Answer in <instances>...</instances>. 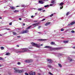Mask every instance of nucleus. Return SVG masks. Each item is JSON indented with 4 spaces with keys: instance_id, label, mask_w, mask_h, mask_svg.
<instances>
[{
    "instance_id": "obj_24",
    "label": "nucleus",
    "mask_w": 75,
    "mask_h": 75,
    "mask_svg": "<svg viewBox=\"0 0 75 75\" xmlns=\"http://www.w3.org/2000/svg\"><path fill=\"white\" fill-rule=\"evenodd\" d=\"M50 6H53V7H54L55 6V5L54 4H50Z\"/></svg>"
},
{
    "instance_id": "obj_12",
    "label": "nucleus",
    "mask_w": 75,
    "mask_h": 75,
    "mask_svg": "<svg viewBox=\"0 0 75 75\" xmlns=\"http://www.w3.org/2000/svg\"><path fill=\"white\" fill-rule=\"evenodd\" d=\"M10 8L12 10H15V9H16V8H15V7L13 6H11L10 7Z\"/></svg>"
},
{
    "instance_id": "obj_54",
    "label": "nucleus",
    "mask_w": 75,
    "mask_h": 75,
    "mask_svg": "<svg viewBox=\"0 0 75 75\" xmlns=\"http://www.w3.org/2000/svg\"><path fill=\"white\" fill-rule=\"evenodd\" d=\"M45 11V10H42V11H43V12H44Z\"/></svg>"
},
{
    "instance_id": "obj_22",
    "label": "nucleus",
    "mask_w": 75,
    "mask_h": 75,
    "mask_svg": "<svg viewBox=\"0 0 75 75\" xmlns=\"http://www.w3.org/2000/svg\"><path fill=\"white\" fill-rule=\"evenodd\" d=\"M45 40H45V39H40L39 40V41H44Z\"/></svg>"
},
{
    "instance_id": "obj_40",
    "label": "nucleus",
    "mask_w": 75,
    "mask_h": 75,
    "mask_svg": "<svg viewBox=\"0 0 75 75\" xmlns=\"http://www.w3.org/2000/svg\"><path fill=\"white\" fill-rule=\"evenodd\" d=\"M24 5H22V6H21V7H24Z\"/></svg>"
},
{
    "instance_id": "obj_6",
    "label": "nucleus",
    "mask_w": 75,
    "mask_h": 75,
    "mask_svg": "<svg viewBox=\"0 0 75 75\" xmlns=\"http://www.w3.org/2000/svg\"><path fill=\"white\" fill-rule=\"evenodd\" d=\"M29 32L28 30H24L21 33V34H25V33H28Z\"/></svg>"
},
{
    "instance_id": "obj_52",
    "label": "nucleus",
    "mask_w": 75,
    "mask_h": 75,
    "mask_svg": "<svg viewBox=\"0 0 75 75\" xmlns=\"http://www.w3.org/2000/svg\"><path fill=\"white\" fill-rule=\"evenodd\" d=\"M37 22V21H34V22H35V23H36V22Z\"/></svg>"
},
{
    "instance_id": "obj_16",
    "label": "nucleus",
    "mask_w": 75,
    "mask_h": 75,
    "mask_svg": "<svg viewBox=\"0 0 75 75\" xmlns=\"http://www.w3.org/2000/svg\"><path fill=\"white\" fill-rule=\"evenodd\" d=\"M53 49L54 50H60V49H61V48L57 47V48H54Z\"/></svg>"
},
{
    "instance_id": "obj_58",
    "label": "nucleus",
    "mask_w": 75,
    "mask_h": 75,
    "mask_svg": "<svg viewBox=\"0 0 75 75\" xmlns=\"http://www.w3.org/2000/svg\"><path fill=\"white\" fill-rule=\"evenodd\" d=\"M33 9H34L35 10H36L37 9H36L35 8H33Z\"/></svg>"
},
{
    "instance_id": "obj_56",
    "label": "nucleus",
    "mask_w": 75,
    "mask_h": 75,
    "mask_svg": "<svg viewBox=\"0 0 75 75\" xmlns=\"http://www.w3.org/2000/svg\"><path fill=\"white\" fill-rule=\"evenodd\" d=\"M38 33H39V34L41 33V32H38Z\"/></svg>"
},
{
    "instance_id": "obj_5",
    "label": "nucleus",
    "mask_w": 75,
    "mask_h": 75,
    "mask_svg": "<svg viewBox=\"0 0 75 75\" xmlns=\"http://www.w3.org/2000/svg\"><path fill=\"white\" fill-rule=\"evenodd\" d=\"M29 74L30 75H35V72L33 71H31L29 73Z\"/></svg>"
},
{
    "instance_id": "obj_35",
    "label": "nucleus",
    "mask_w": 75,
    "mask_h": 75,
    "mask_svg": "<svg viewBox=\"0 0 75 75\" xmlns=\"http://www.w3.org/2000/svg\"><path fill=\"white\" fill-rule=\"evenodd\" d=\"M44 20H45V19H43L42 21H44Z\"/></svg>"
},
{
    "instance_id": "obj_44",
    "label": "nucleus",
    "mask_w": 75,
    "mask_h": 75,
    "mask_svg": "<svg viewBox=\"0 0 75 75\" xmlns=\"http://www.w3.org/2000/svg\"><path fill=\"white\" fill-rule=\"evenodd\" d=\"M18 65H20V62H18Z\"/></svg>"
},
{
    "instance_id": "obj_23",
    "label": "nucleus",
    "mask_w": 75,
    "mask_h": 75,
    "mask_svg": "<svg viewBox=\"0 0 75 75\" xmlns=\"http://www.w3.org/2000/svg\"><path fill=\"white\" fill-rule=\"evenodd\" d=\"M51 45H54V44H55V42H52L51 43Z\"/></svg>"
},
{
    "instance_id": "obj_59",
    "label": "nucleus",
    "mask_w": 75,
    "mask_h": 75,
    "mask_svg": "<svg viewBox=\"0 0 75 75\" xmlns=\"http://www.w3.org/2000/svg\"><path fill=\"white\" fill-rule=\"evenodd\" d=\"M0 19H1V17H0Z\"/></svg>"
},
{
    "instance_id": "obj_13",
    "label": "nucleus",
    "mask_w": 75,
    "mask_h": 75,
    "mask_svg": "<svg viewBox=\"0 0 75 75\" xmlns=\"http://www.w3.org/2000/svg\"><path fill=\"white\" fill-rule=\"evenodd\" d=\"M44 48H49L50 49H51V47L49 46H46L44 47Z\"/></svg>"
},
{
    "instance_id": "obj_14",
    "label": "nucleus",
    "mask_w": 75,
    "mask_h": 75,
    "mask_svg": "<svg viewBox=\"0 0 75 75\" xmlns=\"http://www.w3.org/2000/svg\"><path fill=\"white\" fill-rule=\"evenodd\" d=\"M68 59L69 60L70 62H72V61H74V60L72 59L70 57H69Z\"/></svg>"
},
{
    "instance_id": "obj_31",
    "label": "nucleus",
    "mask_w": 75,
    "mask_h": 75,
    "mask_svg": "<svg viewBox=\"0 0 75 75\" xmlns=\"http://www.w3.org/2000/svg\"><path fill=\"white\" fill-rule=\"evenodd\" d=\"M49 6L48 5H45V6L44 7H45V8H46V7H48Z\"/></svg>"
},
{
    "instance_id": "obj_15",
    "label": "nucleus",
    "mask_w": 75,
    "mask_h": 75,
    "mask_svg": "<svg viewBox=\"0 0 75 75\" xmlns=\"http://www.w3.org/2000/svg\"><path fill=\"white\" fill-rule=\"evenodd\" d=\"M39 4H44V2L42 1H39Z\"/></svg>"
},
{
    "instance_id": "obj_55",
    "label": "nucleus",
    "mask_w": 75,
    "mask_h": 75,
    "mask_svg": "<svg viewBox=\"0 0 75 75\" xmlns=\"http://www.w3.org/2000/svg\"><path fill=\"white\" fill-rule=\"evenodd\" d=\"M23 25H25V23H23Z\"/></svg>"
},
{
    "instance_id": "obj_45",
    "label": "nucleus",
    "mask_w": 75,
    "mask_h": 75,
    "mask_svg": "<svg viewBox=\"0 0 75 75\" xmlns=\"http://www.w3.org/2000/svg\"><path fill=\"white\" fill-rule=\"evenodd\" d=\"M61 31H64V29H61Z\"/></svg>"
},
{
    "instance_id": "obj_19",
    "label": "nucleus",
    "mask_w": 75,
    "mask_h": 75,
    "mask_svg": "<svg viewBox=\"0 0 75 75\" xmlns=\"http://www.w3.org/2000/svg\"><path fill=\"white\" fill-rule=\"evenodd\" d=\"M68 42H69V40H64L63 41L64 43H68Z\"/></svg>"
},
{
    "instance_id": "obj_9",
    "label": "nucleus",
    "mask_w": 75,
    "mask_h": 75,
    "mask_svg": "<svg viewBox=\"0 0 75 75\" xmlns=\"http://www.w3.org/2000/svg\"><path fill=\"white\" fill-rule=\"evenodd\" d=\"M39 23H34L32 25H33L34 26V27H36V26H38V24H39Z\"/></svg>"
},
{
    "instance_id": "obj_48",
    "label": "nucleus",
    "mask_w": 75,
    "mask_h": 75,
    "mask_svg": "<svg viewBox=\"0 0 75 75\" xmlns=\"http://www.w3.org/2000/svg\"><path fill=\"white\" fill-rule=\"evenodd\" d=\"M68 75H74V74H69Z\"/></svg>"
},
{
    "instance_id": "obj_37",
    "label": "nucleus",
    "mask_w": 75,
    "mask_h": 75,
    "mask_svg": "<svg viewBox=\"0 0 75 75\" xmlns=\"http://www.w3.org/2000/svg\"><path fill=\"white\" fill-rule=\"evenodd\" d=\"M1 50H4V47H1Z\"/></svg>"
},
{
    "instance_id": "obj_2",
    "label": "nucleus",
    "mask_w": 75,
    "mask_h": 75,
    "mask_svg": "<svg viewBox=\"0 0 75 75\" xmlns=\"http://www.w3.org/2000/svg\"><path fill=\"white\" fill-rule=\"evenodd\" d=\"M21 50L22 51H20V52H26V51H28V49L25 48L21 49Z\"/></svg>"
},
{
    "instance_id": "obj_25",
    "label": "nucleus",
    "mask_w": 75,
    "mask_h": 75,
    "mask_svg": "<svg viewBox=\"0 0 75 75\" xmlns=\"http://www.w3.org/2000/svg\"><path fill=\"white\" fill-rule=\"evenodd\" d=\"M53 16H54V15L53 14H52L51 15L49 16V17H52Z\"/></svg>"
},
{
    "instance_id": "obj_61",
    "label": "nucleus",
    "mask_w": 75,
    "mask_h": 75,
    "mask_svg": "<svg viewBox=\"0 0 75 75\" xmlns=\"http://www.w3.org/2000/svg\"><path fill=\"white\" fill-rule=\"evenodd\" d=\"M37 14V13H35V14Z\"/></svg>"
},
{
    "instance_id": "obj_50",
    "label": "nucleus",
    "mask_w": 75,
    "mask_h": 75,
    "mask_svg": "<svg viewBox=\"0 0 75 75\" xmlns=\"http://www.w3.org/2000/svg\"><path fill=\"white\" fill-rule=\"evenodd\" d=\"M34 17V16H31V18H33Z\"/></svg>"
},
{
    "instance_id": "obj_29",
    "label": "nucleus",
    "mask_w": 75,
    "mask_h": 75,
    "mask_svg": "<svg viewBox=\"0 0 75 75\" xmlns=\"http://www.w3.org/2000/svg\"><path fill=\"white\" fill-rule=\"evenodd\" d=\"M14 13H18V11L15 10V11H14Z\"/></svg>"
},
{
    "instance_id": "obj_43",
    "label": "nucleus",
    "mask_w": 75,
    "mask_h": 75,
    "mask_svg": "<svg viewBox=\"0 0 75 75\" xmlns=\"http://www.w3.org/2000/svg\"><path fill=\"white\" fill-rule=\"evenodd\" d=\"M17 37L18 38H20V37H21V36H17Z\"/></svg>"
},
{
    "instance_id": "obj_4",
    "label": "nucleus",
    "mask_w": 75,
    "mask_h": 75,
    "mask_svg": "<svg viewBox=\"0 0 75 75\" xmlns=\"http://www.w3.org/2000/svg\"><path fill=\"white\" fill-rule=\"evenodd\" d=\"M33 61V60L31 59H28L25 60V62H26L27 63H30V62H32Z\"/></svg>"
},
{
    "instance_id": "obj_36",
    "label": "nucleus",
    "mask_w": 75,
    "mask_h": 75,
    "mask_svg": "<svg viewBox=\"0 0 75 75\" xmlns=\"http://www.w3.org/2000/svg\"><path fill=\"white\" fill-rule=\"evenodd\" d=\"M41 27V26H39L38 28V29H40Z\"/></svg>"
},
{
    "instance_id": "obj_41",
    "label": "nucleus",
    "mask_w": 75,
    "mask_h": 75,
    "mask_svg": "<svg viewBox=\"0 0 75 75\" xmlns=\"http://www.w3.org/2000/svg\"><path fill=\"white\" fill-rule=\"evenodd\" d=\"M3 59V58H1V57H0V60H2Z\"/></svg>"
},
{
    "instance_id": "obj_49",
    "label": "nucleus",
    "mask_w": 75,
    "mask_h": 75,
    "mask_svg": "<svg viewBox=\"0 0 75 75\" xmlns=\"http://www.w3.org/2000/svg\"><path fill=\"white\" fill-rule=\"evenodd\" d=\"M16 46L17 47H19V45H17Z\"/></svg>"
},
{
    "instance_id": "obj_62",
    "label": "nucleus",
    "mask_w": 75,
    "mask_h": 75,
    "mask_svg": "<svg viewBox=\"0 0 75 75\" xmlns=\"http://www.w3.org/2000/svg\"><path fill=\"white\" fill-rule=\"evenodd\" d=\"M1 66L0 65V67H1Z\"/></svg>"
},
{
    "instance_id": "obj_21",
    "label": "nucleus",
    "mask_w": 75,
    "mask_h": 75,
    "mask_svg": "<svg viewBox=\"0 0 75 75\" xmlns=\"http://www.w3.org/2000/svg\"><path fill=\"white\" fill-rule=\"evenodd\" d=\"M42 10H43V8H38V11H41Z\"/></svg>"
},
{
    "instance_id": "obj_38",
    "label": "nucleus",
    "mask_w": 75,
    "mask_h": 75,
    "mask_svg": "<svg viewBox=\"0 0 75 75\" xmlns=\"http://www.w3.org/2000/svg\"><path fill=\"white\" fill-rule=\"evenodd\" d=\"M49 74H50L51 75H53V74H52V73H51V72L49 73Z\"/></svg>"
},
{
    "instance_id": "obj_28",
    "label": "nucleus",
    "mask_w": 75,
    "mask_h": 75,
    "mask_svg": "<svg viewBox=\"0 0 75 75\" xmlns=\"http://www.w3.org/2000/svg\"><path fill=\"white\" fill-rule=\"evenodd\" d=\"M47 66L48 68H51V65H48Z\"/></svg>"
},
{
    "instance_id": "obj_20",
    "label": "nucleus",
    "mask_w": 75,
    "mask_h": 75,
    "mask_svg": "<svg viewBox=\"0 0 75 75\" xmlns=\"http://www.w3.org/2000/svg\"><path fill=\"white\" fill-rule=\"evenodd\" d=\"M31 27H32V26L28 27L26 29V30H29V29H30V28H31Z\"/></svg>"
},
{
    "instance_id": "obj_51",
    "label": "nucleus",
    "mask_w": 75,
    "mask_h": 75,
    "mask_svg": "<svg viewBox=\"0 0 75 75\" xmlns=\"http://www.w3.org/2000/svg\"><path fill=\"white\" fill-rule=\"evenodd\" d=\"M12 24V23H9V25H11Z\"/></svg>"
},
{
    "instance_id": "obj_53",
    "label": "nucleus",
    "mask_w": 75,
    "mask_h": 75,
    "mask_svg": "<svg viewBox=\"0 0 75 75\" xmlns=\"http://www.w3.org/2000/svg\"><path fill=\"white\" fill-rule=\"evenodd\" d=\"M40 45V46H42V45H43L42 44Z\"/></svg>"
},
{
    "instance_id": "obj_26",
    "label": "nucleus",
    "mask_w": 75,
    "mask_h": 75,
    "mask_svg": "<svg viewBox=\"0 0 75 75\" xmlns=\"http://www.w3.org/2000/svg\"><path fill=\"white\" fill-rule=\"evenodd\" d=\"M58 65L59 66V67H62V65L60 64H58Z\"/></svg>"
},
{
    "instance_id": "obj_8",
    "label": "nucleus",
    "mask_w": 75,
    "mask_h": 75,
    "mask_svg": "<svg viewBox=\"0 0 75 75\" xmlns=\"http://www.w3.org/2000/svg\"><path fill=\"white\" fill-rule=\"evenodd\" d=\"M74 24H75V21L71 22L70 24H69L68 25V26H69V25H74Z\"/></svg>"
},
{
    "instance_id": "obj_7",
    "label": "nucleus",
    "mask_w": 75,
    "mask_h": 75,
    "mask_svg": "<svg viewBox=\"0 0 75 75\" xmlns=\"http://www.w3.org/2000/svg\"><path fill=\"white\" fill-rule=\"evenodd\" d=\"M64 3H63V2H62L61 3H60V4H59V6H61L60 7V9H62V8H63V5H64Z\"/></svg>"
},
{
    "instance_id": "obj_39",
    "label": "nucleus",
    "mask_w": 75,
    "mask_h": 75,
    "mask_svg": "<svg viewBox=\"0 0 75 75\" xmlns=\"http://www.w3.org/2000/svg\"><path fill=\"white\" fill-rule=\"evenodd\" d=\"M25 75H29V74H28L27 73H25Z\"/></svg>"
},
{
    "instance_id": "obj_60",
    "label": "nucleus",
    "mask_w": 75,
    "mask_h": 75,
    "mask_svg": "<svg viewBox=\"0 0 75 75\" xmlns=\"http://www.w3.org/2000/svg\"><path fill=\"white\" fill-rule=\"evenodd\" d=\"M0 36H2V35H1V34H0Z\"/></svg>"
},
{
    "instance_id": "obj_42",
    "label": "nucleus",
    "mask_w": 75,
    "mask_h": 75,
    "mask_svg": "<svg viewBox=\"0 0 75 75\" xmlns=\"http://www.w3.org/2000/svg\"><path fill=\"white\" fill-rule=\"evenodd\" d=\"M44 1H48V0H43Z\"/></svg>"
},
{
    "instance_id": "obj_34",
    "label": "nucleus",
    "mask_w": 75,
    "mask_h": 75,
    "mask_svg": "<svg viewBox=\"0 0 75 75\" xmlns=\"http://www.w3.org/2000/svg\"><path fill=\"white\" fill-rule=\"evenodd\" d=\"M69 14V12H68L67 13L66 15L67 16H68V15Z\"/></svg>"
},
{
    "instance_id": "obj_3",
    "label": "nucleus",
    "mask_w": 75,
    "mask_h": 75,
    "mask_svg": "<svg viewBox=\"0 0 75 75\" xmlns=\"http://www.w3.org/2000/svg\"><path fill=\"white\" fill-rule=\"evenodd\" d=\"M31 44L33 46H34V47H38V48H39V47H40V45H39L35 44L33 42L31 43Z\"/></svg>"
},
{
    "instance_id": "obj_46",
    "label": "nucleus",
    "mask_w": 75,
    "mask_h": 75,
    "mask_svg": "<svg viewBox=\"0 0 75 75\" xmlns=\"http://www.w3.org/2000/svg\"><path fill=\"white\" fill-rule=\"evenodd\" d=\"M21 18H19V20H21Z\"/></svg>"
},
{
    "instance_id": "obj_17",
    "label": "nucleus",
    "mask_w": 75,
    "mask_h": 75,
    "mask_svg": "<svg viewBox=\"0 0 75 75\" xmlns=\"http://www.w3.org/2000/svg\"><path fill=\"white\" fill-rule=\"evenodd\" d=\"M50 24V22H47L45 24V26H47L48 25H49Z\"/></svg>"
},
{
    "instance_id": "obj_63",
    "label": "nucleus",
    "mask_w": 75,
    "mask_h": 75,
    "mask_svg": "<svg viewBox=\"0 0 75 75\" xmlns=\"http://www.w3.org/2000/svg\"><path fill=\"white\" fill-rule=\"evenodd\" d=\"M0 75H1V74H0Z\"/></svg>"
},
{
    "instance_id": "obj_18",
    "label": "nucleus",
    "mask_w": 75,
    "mask_h": 75,
    "mask_svg": "<svg viewBox=\"0 0 75 75\" xmlns=\"http://www.w3.org/2000/svg\"><path fill=\"white\" fill-rule=\"evenodd\" d=\"M51 3H52V4H55V1L52 0L51 1Z\"/></svg>"
},
{
    "instance_id": "obj_10",
    "label": "nucleus",
    "mask_w": 75,
    "mask_h": 75,
    "mask_svg": "<svg viewBox=\"0 0 75 75\" xmlns=\"http://www.w3.org/2000/svg\"><path fill=\"white\" fill-rule=\"evenodd\" d=\"M53 54H54V55H56L57 56V55H59V56H62V54H58L56 53L53 52Z\"/></svg>"
},
{
    "instance_id": "obj_30",
    "label": "nucleus",
    "mask_w": 75,
    "mask_h": 75,
    "mask_svg": "<svg viewBox=\"0 0 75 75\" xmlns=\"http://www.w3.org/2000/svg\"><path fill=\"white\" fill-rule=\"evenodd\" d=\"M13 34L14 35H17V33L16 32H13Z\"/></svg>"
},
{
    "instance_id": "obj_27",
    "label": "nucleus",
    "mask_w": 75,
    "mask_h": 75,
    "mask_svg": "<svg viewBox=\"0 0 75 75\" xmlns=\"http://www.w3.org/2000/svg\"><path fill=\"white\" fill-rule=\"evenodd\" d=\"M6 55H10V53H6Z\"/></svg>"
},
{
    "instance_id": "obj_33",
    "label": "nucleus",
    "mask_w": 75,
    "mask_h": 75,
    "mask_svg": "<svg viewBox=\"0 0 75 75\" xmlns=\"http://www.w3.org/2000/svg\"><path fill=\"white\" fill-rule=\"evenodd\" d=\"M71 33H75V31L74 30H72L71 31Z\"/></svg>"
},
{
    "instance_id": "obj_1",
    "label": "nucleus",
    "mask_w": 75,
    "mask_h": 75,
    "mask_svg": "<svg viewBox=\"0 0 75 75\" xmlns=\"http://www.w3.org/2000/svg\"><path fill=\"white\" fill-rule=\"evenodd\" d=\"M14 69V70H15V72H18V73H20V74H21V73H23V72H24L23 70H16V69Z\"/></svg>"
},
{
    "instance_id": "obj_47",
    "label": "nucleus",
    "mask_w": 75,
    "mask_h": 75,
    "mask_svg": "<svg viewBox=\"0 0 75 75\" xmlns=\"http://www.w3.org/2000/svg\"><path fill=\"white\" fill-rule=\"evenodd\" d=\"M72 48H74V49H75V46L72 47Z\"/></svg>"
},
{
    "instance_id": "obj_11",
    "label": "nucleus",
    "mask_w": 75,
    "mask_h": 75,
    "mask_svg": "<svg viewBox=\"0 0 75 75\" xmlns=\"http://www.w3.org/2000/svg\"><path fill=\"white\" fill-rule=\"evenodd\" d=\"M47 61L49 63H52V61L51 59H47Z\"/></svg>"
},
{
    "instance_id": "obj_32",
    "label": "nucleus",
    "mask_w": 75,
    "mask_h": 75,
    "mask_svg": "<svg viewBox=\"0 0 75 75\" xmlns=\"http://www.w3.org/2000/svg\"><path fill=\"white\" fill-rule=\"evenodd\" d=\"M6 30H9V31H10V29L9 28H6Z\"/></svg>"
},
{
    "instance_id": "obj_57",
    "label": "nucleus",
    "mask_w": 75,
    "mask_h": 75,
    "mask_svg": "<svg viewBox=\"0 0 75 75\" xmlns=\"http://www.w3.org/2000/svg\"><path fill=\"white\" fill-rule=\"evenodd\" d=\"M20 7V6H16V7Z\"/></svg>"
}]
</instances>
